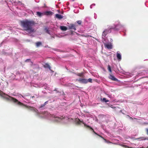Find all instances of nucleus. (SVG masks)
Returning a JSON list of instances; mask_svg holds the SVG:
<instances>
[{
    "mask_svg": "<svg viewBox=\"0 0 148 148\" xmlns=\"http://www.w3.org/2000/svg\"><path fill=\"white\" fill-rule=\"evenodd\" d=\"M0 95L4 97L8 100L12 101L16 103L18 105L20 106H23L26 108H28L29 110L35 112L36 113H38V110L34 107H31L30 106H27L24 105L23 103L20 101H18L17 99L14 97H11L8 95H6L3 92H1L0 93Z\"/></svg>",
    "mask_w": 148,
    "mask_h": 148,
    "instance_id": "f257e3e1",
    "label": "nucleus"
},
{
    "mask_svg": "<svg viewBox=\"0 0 148 148\" xmlns=\"http://www.w3.org/2000/svg\"><path fill=\"white\" fill-rule=\"evenodd\" d=\"M36 24L34 21L27 19L21 21V26L24 28V30L29 31V33H32L34 32V29L32 27L35 25Z\"/></svg>",
    "mask_w": 148,
    "mask_h": 148,
    "instance_id": "f03ea898",
    "label": "nucleus"
},
{
    "mask_svg": "<svg viewBox=\"0 0 148 148\" xmlns=\"http://www.w3.org/2000/svg\"><path fill=\"white\" fill-rule=\"evenodd\" d=\"M121 26L120 23L115 25L114 27H111L109 29H106L104 30L102 36H106L109 32H111V30L112 29H113L115 30H118L121 27Z\"/></svg>",
    "mask_w": 148,
    "mask_h": 148,
    "instance_id": "7ed1b4c3",
    "label": "nucleus"
},
{
    "mask_svg": "<svg viewBox=\"0 0 148 148\" xmlns=\"http://www.w3.org/2000/svg\"><path fill=\"white\" fill-rule=\"evenodd\" d=\"M80 123H82L83 124H84V126L86 127H88L90 128L91 130H92L93 132L96 134H97L94 131L93 129L91 127L87 125L85 123H84L83 121H81L80 119H78V121H77V123L78 124H80Z\"/></svg>",
    "mask_w": 148,
    "mask_h": 148,
    "instance_id": "20e7f679",
    "label": "nucleus"
},
{
    "mask_svg": "<svg viewBox=\"0 0 148 148\" xmlns=\"http://www.w3.org/2000/svg\"><path fill=\"white\" fill-rule=\"evenodd\" d=\"M77 26L76 25L71 23L68 26V27L69 29H73L75 31L76 30V27Z\"/></svg>",
    "mask_w": 148,
    "mask_h": 148,
    "instance_id": "39448f33",
    "label": "nucleus"
},
{
    "mask_svg": "<svg viewBox=\"0 0 148 148\" xmlns=\"http://www.w3.org/2000/svg\"><path fill=\"white\" fill-rule=\"evenodd\" d=\"M109 78L112 81H118V79L116 78L114 76L112 75L111 74H110Z\"/></svg>",
    "mask_w": 148,
    "mask_h": 148,
    "instance_id": "423d86ee",
    "label": "nucleus"
},
{
    "mask_svg": "<svg viewBox=\"0 0 148 148\" xmlns=\"http://www.w3.org/2000/svg\"><path fill=\"white\" fill-rule=\"evenodd\" d=\"M78 80L79 82L84 84H86L88 82L87 80L85 79H78Z\"/></svg>",
    "mask_w": 148,
    "mask_h": 148,
    "instance_id": "0eeeda50",
    "label": "nucleus"
},
{
    "mask_svg": "<svg viewBox=\"0 0 148 148\" xmlns=\"http://www.w3.org/2000/svg\"><path fill=\"white\" fill-rule=\"evenodd\" d=\"M104 46L105 47L107 48L108 49H111L112 48V46L111 44H104Z\"/></svg>",
    "mask_w": 148,
    "mask_h": 148,
    "instance_id": "6e6552de",
    "label": "nucleus"
},
{
    "mask_svg": "<svg viewBox=\"0 0 148 148\" xmlns=\"http://www.w3.org/2000/svg\"><path fill=\"white\" fill-rule=\"evenodd\" d=\"M51 117H53L55 118H57L58 119V120L56 119L55 120V121L56 122H59L60 121V120L62 119L60 117H58L54 115L53 114H52L51 115Z\"/></svg>",
    "mask_w": 148,
    "mask_h": 148,
    "instance_id": "1a4fd4ad",
    "label": "nucleus"
},
{
    "mask_svg": "<svg viewBox=\"0 0 148 148\" xmlns=\"http://www.w3.org/2000/svg\"><path fill=\"white\" fill-rule=\"evenodd\" d=\"M56 18L59 19H61L63 18V16L60 14H56Z\"/></svg>",
    "mask_w": 148,
    "mask_h": 148,
    "instance_id": "9d476101",
    "label": "nucleus"
},
{
    "mask_svg": "<svg viewBox=\"0 0 148 148\" xmlns=\"http://www.w3.org/2000/svg\"><path fill=\"white\" fill-rule=\"evenodd\" d=\"M45 13L47 15H52L53 13L50 11H47Z\"/></svg>",
    "mask_w": 148,
    "mask_h": 148,
    "instance_id": "9b49d317",
    "label": "nucleus"
},
{
    "mask_svg": "<svg viewBox=\"0 0 148 148\" xmlns=\"http://www.w3.org/2000/svg\"><path fill=\"white\" fill-rule=\"evenodd\" d=\"M116 57L118 60H121V55L118 52H117Z\"/></svg>",
    "mask_w": 148,
    "mask_h": 148,
    "instance_id": "f8f14e48",
    "label": "nucleus"
},
{
    "mask_svg": "<svg viewBox=\"0 0 148 148\" xmlns=\"http://www.w3.org/2000/svg\"><path fill=\"white\" fill-rule=\"evenodd\" d=\"M60 29L64 31H66L67 29V28L66 27L64 26H60Z\"/></svg>",
    "mask_w": 148,
    "mask_h": 148,
    "instance_id": "ddd939ff",
    "label": "nucleus"
},
{
    "mask_svg": "<svg viewBox=\"0 0 148 148\" xmlns=\"http://www.w3.org/2000/svg\"><path fill=\"white\" fill-rule=\"evenodd\" d=\"M101 101H102V102H107L109 101V100H107L106 99V98H103L102 99H101Z\"/></svg>",
    "mask_w": 148,
    "mask_h": 148,
    "instance_id": "4468645a",
    "label": "nucleus"
},
{
    "mask_svg": "<svg viewBox=\"0 0 148 148\" xmlns=\"http://www.w3.org/2000/svg\"><path fill=\"white\" fill-rule=\"evenodd\" d=\"M76 74L78 76H79L82 77H84V75H83V73H77Z\"/></svg>",
    "mask_w": 148,
    "mask_h": 148,
    "instance_id": "2eb2a0df",
    "label": "nucleus"
},
{
    "mask_svg": "<svg viewBox=\"0 0 148 148\" xmlns=\"http://www.w3.org/2000/svg\"><path fill=\"white\" fill-rule=\"evenodd\" d=\"M44 67L46 68H48L49 69H50V67L49 65L48 64H45L44 65Z\"/></svg>",
    "mask_w": 148,
    "mask_h": 148,
    "instance_id": "dca6fc26",
    "label": "nucleus"
},
{
    "mask_svg": "<svg viewBox=\"0 0 148 148\" xmlns=\"http://www.w3.org/2000/svg\"><path fill=\"white\" fill-rule=\"evenodd\" d=\"M36 45L37 47H38L42 45V43L40 42H37L36 43Z\"/></svg>",
    "mask_w": 148,
    "mask_h": 148,
    "instance_id": "f3484780",
    "label": "nucleus"
},
{
    "mask_svg": "<svg viewBox=\"0 0 148 148\" xmlns=\"http://www.w3.org/2000/svg\"><path fill=\"white\" fill-rule=\"evenodd\" d=\"M108 69L110 72L111 73L112 72V70L111 69V66L109 65H108Z\"/></svg>",
    "mask_w": 148,
    "mask_h": 148,
    "instance_id": "a211bd4d",
    "label": "nucleus"
},
{
    "mask_svg": "<svg viewBox=\"0 0 148 148\" xmlns=\"http://www.w3.org/2000/svg\"><path fill=\"white\" fill-rule=\"evenodd\" d=\"M36 13H37V15H38V16H41V15H42V13L39 12H37Z\"/></svg>",
    "mask_w": 148,
    "mask_h": 148,
    "instance_id": "6ab92c4d",
    "label": "nucleus"
},
{
    "mask_svg": "<svg viewBox=\"0 0 148 148\" xmlns=\"http://www.w3.org/2000/svg\"><path fill=\"white\" fill-rule=\"evenodd\" d=\"M76 22L79 25H81L82 21H76Z\"/></svg>",
    "mask_w": 148,
    "mask_h": 148,
    "instance_id": "aec40b11",
    "label": "nucleus"
},
{
    "mask_svg": "<svg viewBox=\"0 0 148 148\" xmlns=\"http://www.w3.org/2000/svg\"><path fill=\"white\" fill-rule=\"evenodd\" d=\"M120 145L123 147H128V146H127L126 145H122V144H120Z\"/></svg>",
    "mask_w": 148,
    "mask_h": 148,
    "instance_id": "412c9836",
    "label": "nucleus"
},
{
    "mask_svg": "<svg viewBox=\"0 0 148 148\" xmlns=\"http://www.w3.org/2000/svg\"><path fill=\"white\" fill-rule=\"evenodd\" d=\"M87 81H88V82H89L91 83H92V79L91 78L89 79L88 80H87Z\"/></svg>",
    "mask_w": 148,
    "mask_h": 148,
    "instance_id": "4be33fe9",
    "label": "nucleus"
},
{
    "mask_svg": "<svg viewBox=\"0 0 148 148\" xmlns=\"http://www.w3.org/2000/svg\"><path fill=\"white\" fill-rule=\"evenodd\" d=\"M145 130L147 134L148 135V128H146Z\"/></svg>",
    "mask_w": 148,
    "mask_h": 148,
    "instance_id": "5701e85b",
    "label": "nucleus"
},
{
    "mask_svg": "<svg viewBox=\"0 0 148 148\" xmlns=\"http://www.w3.org/2000/svg\"><path fill=\"white\" fill-rule=\"evenodd\" d=\"M45 105H44V104H42L40 107V108H41L44 106Z\"/></svg>",
    "mask_w": 148,
    "mask_h": 148,
    "instance_id": "b1692460",
    "label": "nucleus"
},
{
    "mask_svg": "<svg viewBox=\"0 0 148 148\" xmlns=\"http://www.w3.org/2000/svg\"><path fill=\"white\" fill-rule=\"evenodd\" d=\"M48 102V101H46L44 103V105H45Z\"/></svg>",
    "mask_w": 148,
    "mask_h": 148,
    "instance_id": "393cba45",
    "label": "nucleus"
},
{
    "mask_svg": "<svg viewBox=\"0 0 148 148\" xmlns=\"http://www.w3.org/2000/svg\"><path fill=\"white\" fill-rule=\"evenodd\" d=\"M46 30L47 32V33H49V30L47 29H46Z\"/></svg>",
    "mask_w": 148,
    "mask_h": 148,
    "instance_id": "a878e982",
    "label": "nucleus"
},
{
    "mask_svg": "<svg viewBox=\"0 0 148 148\" xmlns=\"http://www.w3.org/2000/svg\"><path fill=\"white\" fill-rule=\"evenodd\" d=\"M30 59H27V60H25V62H28L29 61V60H30Z\"/></svg>",
    "mask_w": 148,
    "mask_h": 148,
    "instance_id": "bb28decb",
    "label": "nucleus"
},
{
    "mask_svg": "<svg viewBox=\"0 0 148 148\" xmlns=\"http://www.w3.org/2000/svg\"><path fill=\"white\" fill-rule=\"evenodd\" d=\"M127 116H128L129 117L130 119H133L132 117H130L129 115H127Z\"/></svg>",
    "mask_w": 148,
    "mask_h": 148,
    "instance_id": "cd10ccee",
    "label": "nucleus"
},
{
    "mask_svg": "<svg viewBox=\"0 0 148 148\" xmlns=\"http://www.w3.org/2000/svg\"><path fill=\"white\" fill-rule=\"evenodd\" d=\"M107 143H111V142H110V141H106Z\"/></svg>",
    "mask_w": 148,
    "mask_h": 148,
    "instance_id": "c85d7f7f",
    "label": "nucleus"
},
{
    "mask_svg": "<svg viewBox=\"0 0 148 148\" xmlns=\"http://www.w3.org/2000/svg\"><path fill=\"white\" fill-rule=\"evenodd\" d=\"M31 97H32V98H34L35 97L34 96H32Z\"/></svg>",
    "mask_w": 148,
    "mask_h": 148,
    "instance_id": "c756f323",
    "label": "nucleus"
},
{
    "mask_svg": "<svg viewBox=\"0 0 148 148\" xmlns=\"http://www.w3.org/2000/svg\"><path fill=\"white\" fill-rule=\"evenodd\" d=\"M62 118H64V117H63V116H62Z\"/></svg>",
    "mask_w": 148,
    "mask_h": 148,
    "instance_id": "7c9ffc66",
    "label": "nucleus"
},
{
    "mask_svg": "<svg viewBox=\"0 0 148 148\" xmlns=\"http://www.w3.org/2000/svg\"><path fill=\"white\" fill-rule=\"evenodd\" d=\"M100 137H101L102 138H103L102 137H101V136H99Z\"/></svg>",
    "mask_w": 148,
    "mask_h": 148,
    "instance_id": "2f4dec72",
    "label": "nucleus"
},
{
    "mask_svg": "<svg viewBox=\"0 0 148 148\" xmlns=\"http://www.w3.org/2000/svg\"><path fill=\"white\" fill-rule=\"evenodd\" d=\"M73 1H74V0H73Z\"/></svg>",
    "mask_w": 148,
    "mask_h": 148,
    "instance_id": "473e14b6",
    "label": "nucleus"
}]
</instances>
